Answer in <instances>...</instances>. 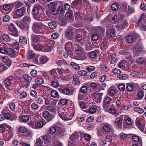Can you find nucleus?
<instances>
[{"instance_id": "nucleus-1", "label": "nucleus", "mask_w": 146, "mask_h": 146, "mask_svg": "<svg viewBox=\"0 0 146 146\" xmlns=\"http://www.w3.org/2000/svg\"><path fill=\"white\" fill-rule=\"evenodd\" d=\"M43 24L41 22H34L32 26L33 32L35 33H43Z\"/></svg>"}, {"instance_id": "nucleus-2", "label": "nucleus", "mask_w": 146, "mask_h": 146, "mask_svg": "<svg viewBox=\"0 0 146 146\" xmlns=\"http://www.w3.org/2000/svg\"><path fill=\"white\" fill-rule=\"evenodd\" d=\"M64 36L65 38L68 40H74V36L72 28H70L65 31Z\"/></svg>"}, {"instance_id": "nucleus-3", "label": "nucleus", "mask_w": 146, "mask_h": 146, "mask_svg": "<svg viewBox=\"0 0 146 146\" xmlns=\"http://www.w3.org/2000/svg\"><path fill=\"white\" fill-rule=\"evenodd\" d=\"M15 78L14 76H10L6 78L3 81V84L7 88L13 84Z\"/></svg>"}, {"instance_id": "nucleus-4", "label": "nucleus", "mask_w": 146, "mask_h": 146, "mask_svg": "<svg viewBox=\"0 0 146 146\" xmlns=\"http://www.w3.org/2000/svg\"><path fill=\"white\" fill-rule=\"evenodd\" d=\"M11 58L16 57L18 54V53L14 49L11 48H7V51L6 54Z\"/></svg>"}, {"instance_id": "nucleus-5", "label": "nucleus", "mask_w": 146, "mask_h": 146, "mask_svg": "<svg viewBox=\"0 0 146 146\" xmlns=\"http://www.w3.org/2000/svg\"><path fill=\"white\" fill-rule=\"evenodd\" d=\"M59 90L60 92L68 96L72 94L74 91L75 90L74 89H71L66 88L60 89Z\"/></svg>"}, {"instance_id": "nucleus-6", "label": "nucleus", "mask_w": 146, "mask_h": 146, "mask_svg": "<svg viewBox=\"0 0 146 146\" xmlns=\"http://www.w3.org/2000/svg\"><path fill=\"white\" fill-rule=\"evenodd\" d=\"M106 35L109 38H112L115 36V30L111 27H108L107 29Z\"/></svg>"}, {"instance_id": "nucleus-7", "label": "nucleus", "mask_w": 146, "mask_h": 146, "mask_svg": "<svg viewBox=\"0 0 146 146\" xmlns=\"http://www.w3.org/2000/svg\"><path fill=\"white\" fill-rule=\"evenodd\" d=\"M111 98L107 96L104 99L103 108L104 109H107L110 106V104L111 103Z\"/></svg>"}, {"instance_id": "nucleus-8", "label": "nucleus", "mask_w": 146, "mask_h": 146, "mask_svg": "<svg viewBox=\"0 0 146 146\" xmlns=\"http://www.w3.org/2000/svg\"><path fill=\"white\" fill-rule=\"evenodd\" d=\"M64 113H62V114H60V118L62 119L65 120H69L71 119L74 115V114L71 112L68 111L67 112V114L65 116V117H64L63 115H64Z\"/></svg>"}, {"instance_id": "nucleus-9", "label": "nucleus", "mask_w": 146, "mask_h": 146, "mask_svg": "<svg viewBox=\"0 0 146 146\" xmlns=\"http://www.w3.org/2000/svg\"><path fill=\"white\" fill-rule=\"evenodd\" d=\"M25 10L24 8L17 9L14 11L17 18H20L23 16L25 12Z\"/></svg>"}, {"instance_id": "nucleus-10", "label": "nucleus", "mask_w": 146, "mask_h": 146, "mask_svg": "<svg viewBox=\"0 0 146 146\" xmlns=\"http://www.w3.org/2000/svg\"><path fill=\"white\" fill-rule=\"evenodd\" d=\"M92 97L93 100L96 102H101L102 98V96L98 92H96L95 93H92Z\"/></svg>"}, {"instance_id": "nucleus-11", "label": "nucleus", "mask_w": 146, "mask_h": 146, "mask_svg": "<svg viewBox=\"0 0 146 146\" xmlns=\"http://www.w3.org/2000/svg\"><path fill=\"white\" fill-rule=\"evenodd\" d=\"M43 115L48 122L52 120L53 118V117L51 116L49 113L47 111H45L43 112Z\"/></svg>"}, {"instance_id": "nucleus-12", "label": "nucleus", "mask_w": 146, "mask_h": 146, "mask_svg": "<svg viewBox=\"0 0 146 146\" xmlns=\"http://www.w3.org/2000/svg\"><path fill=\"white\" fill-rule=\"evenodd\" d=\"M122 118L120 117H117L115 119V123L119 129H122Z\"/></svg>"}, {"instance_id": "nucleus-13", "label": "nucleus", "mask_w": 146, "mask_h": 146, "mask_svg": "<svg viewBox=\"0 0 146 146\" xmlns=\"http://www.w3.org/2000/svg\"><path fill=\"white\" fill-rule=\"evenodd\" d=\"M131 52L126 49L121 50L119 52V54L120 55L126 56L127 57L131 56Z\"/></svg>"}, {"instance_id": "nucleus-14", "label": "nucleus", "mask_w": 146, "mask_h": 146, "mask_svg": "<svg viewBox=\"0 0 146 146\" xmlns=\"http://www.w3.org/2000/svg\"><path fill=\"white\" fill-rule=\"evenodd\" d=\"M41 38V36L40 35H33L31 36V40L32 42L36 43L40 42Z\"/></svg>"}, {"instance_id": "nucleus-15", "label": "nucleus", "mask_w": 146, "mask_h": 146, "mask_svg": "<svg viewBox=\"0 0 146 146\" xmlns=\"http://www.w3.org/2000/svg\"><path fill=\"white\" fill-rule=\"evenodd\" d=\"M3 61L5 65L8 66V67H10L11 65L12 62L11 60L6 56H3L2 57Z\"/></svg>"}, {"instance_id": "nucleus-16", "label": "nucleus", "mask_w": 146, "mask_h": 146, "mask_svg": "<svg viewBox=\"0 0 146 146\" xmlns=\"http://www.w3.org/2000/svg\"><path fill=\"white\" fill-rule=\"evenodd\" d=\"M74 46L76 48V53L78 55L80 54L83 51V48L78 44H74Z\"/></svg>"}, {"instance_id": "nucleus-17", "label": "nucleus", "mask_w": 146, "mask_h": 146, "mask_svg": "<svg viewBox=\"0 0 146 146\" xmlns=\"http://www.w3.org/2000/svg\"><path fill=\"white\" fill-rule=\"evenodd\" d=\"M116 93V89L115 88L111 87L108 90V94L110 96H113L115 95Z\"/></svg>"}, {"instance_id": "nucleus-18", "label": "nucleus", "mask_w": 146, "mask_h": 146, "mask_svg": "<svg viewBox=\"0 0 146 146\" xmlns=\"http://www.w3.org/2000/svg\"><path fill=\"white\" fill-rule=\"evenodd\" d=\"M73 48L72 42L69 41L66 43L65 46V49L67 52L71 51Z\"/></svg>"}, {"instance_id": "nucleus-19", "label": "nucleus", "mask_w": 146, "mask_h": 146, "mask_svg": "<svg viewBox=\"0 0 146 146\" xmlns=\"http://www.w3.org/2000/svg\"><path fill=\"white\" fill-rule=\"evenodd\" d=\"M74 16L76 20L77 21L82 20L84 19L83 14L79 12L75 13Z\"/></svg>"}, {"instance_id": "nucleus-20", "label": "nucleus", "mask_w": 146, "mask_h": 146, "mask_svg": "<svg viewBox=\"0 0 146 146\" xmlns=\"http://www.w3.org/2000/svg\"><path fill=\"white\" fill-rule=\"evenodd\" d=\"M98 53L99 52L97 50H95L92 51V62L93 61L95 62H97V55Z\"/></svg>"}, {"instance_id": "nucleus-21", "label": "nucleus", "mask_w": 146, "mask_h": 146, "mask_svg": "<svg viewBox=\"0 0 146 146\" xmlns=\"http://www.w3.org/2000/svg\"><path fill=\"white\" fill-rule=\"evenodd\" d=\"M35 98V101L36 103L39 105H41L43 104L44 100V98L43 96H39Z\"/></svg>"}, {"instance_id": "nucleus-22", "label": "nucleus", "mask_w": 146, "mask_h": 146, "mask_svg": "<svg viewBox=\"0 0 146 146\" xmlns=\"http://www.w3.org/2000/svg\"><path fill=\"white\" fill-rule=\"evenodd\" d=\"M46 124V122L45 121L42 122L41 121H39L35 124V128L37 129L42 128Z\"/></svg>"}, {"instance_id": "nucleus-23", "label": "nucleus", "mask_w": 146, "mask_h": 146, "mask_svg": "<svg viewBox=\"0 0 146 146\" xmlns=\"http://www.w3.org/2000/svg\"><path fill=\"white\" fill-rule=\"evenodd\" d=\"M132 139L133 141L135 142H138V143L140 145L142 144L141 139L139 137L136 135H134L132 137Z\"/></svg>"}, {"instance_id": "nucleus-24", "label": "nucleus", "mask_w": 146, "mask_h": 146, "mask_svg": "<svg viewBox=\"0 0 146 146\" xmlns=\"http://www.w3.org/2000/svg\"><path fill=\"white\" fill-rule=\"evenodd\" d=\"M100 85L98 84L92 82V92H98Z\"/></svg>"}, {"instance_id": "nucleus-25", "label": "nucleus", "mask_w": 146, "mask_h": 146, "mask_svg": "<svg viewBox=\"0 0 146 146\" xmlns=\"http://www.w3.org/2000/svg\"><path fill=\"white\" fill-rule=\"evenodd\" d=\"M39 8L37 6H35L34 7L33 9L32 13L35 15H38L39 13Z\"/></svg>"}, {"instance_id": "nucleus-26", "label": "nucleus", "mask_w": 146, "mask_h": 146, "mask_svg": "<svg viewBox=\"0 0 146 146\" xmlns=\"http://www.w3.org/2000/svg\"><path fill=\"white\" fill-rule=\"evenodd\" d=\"M134 85L133 84H127L126 89L129 92H132L134 89Z\"/></svg>"}, {"instance_id": "nucleus-27", "label": "nucleus", "mask_w": 146, "mask_h": 146, "mask_svg": "<svg viewBox=\"0 0 146 146\" xmlns=\"http://www.w3.org/2000/svg\"><path fill=\"white\" fill-rule=\"evenodd\" d=\"M1 38L3 40L6 42H9L11 40L9 36L5 34L2 35Z\"/></svg>"}, {"instance_id": "nucleus-28", "label": "nucleus", "mask_w": 146, "mask_h": 146, "mask_svg": "<svg viewBox=\"0 0 146 146\" xmlns=\"http://www.w3.org/2000/svg\"><path fill=\"white\" fill-rule=\"evenodd\" d=\"M78 137V135L77 133H74L70 137V140L73 142Z\"/></svg>"}, {"instance_id": "nucleus-29", "label": "nucleus", "mask_w": 146, "mask_h": 146, "mask_svg": "<svg viewBox=\"0 0 146 146\" xmlns=\"http://www.w3.org/2000/svg\"><path fill=\"white\" fill-rule=\"evenodd\" d=\"M48 25L49 27L51 29H55L57 27V25L56 23L54 21H51L49 22Z\"/></svg>"}, {"instance_id": "nucleus-30", "label": "nucleus", "mask_w": 146, "mask_h": 146, "mask_svg": "<svg viewBox=\"0 0 146 146\" xmlns=\"http://www.w3.org/2000/svg\"><path fill=\"white\" fill-rule=\"evenodd\" d=\"M35 54L33 50H30L28 53L27 56L28 59H31L34 58L35 56Z\"/></svg>"}, {"instance_id": "nucleus-31", "label": "nucleus", "mask_w": 146, "mask_h": 146, "mask_svg": "<svg viewBox=\"0 0 146 146\" xmlns=\"http://www.w3.org/2000/svg\"><path fill=\"white\" fill-rule=\"evenodd\" d=\"M73 82L74 84H78L80 83V81L78 78V76L77 74H75L73 76Z\"/></svg>"}, {"instance_id": "nucleus-32", "label": "nucleus", "mask_w": 146, "mask_h": 146, "mask_svg": "<svg viewBox=\"0 0 146 146\" xmlns=\"http://www.w3.org/2000/svg\"><path fill=\"white\" fill-rule=\"evenodd\" d=\"M59 112L58 114L59 116L60 117V114H61L62 113H64V115H63L64 117H65L66 115L67 114V112L66 110H64V108H60L58 110Z\"/></svg>"}, {"instance_id": "nucleus-33", "label": "nucleus", "mask_w": 146, "mask_h": 146, "mask_svg": "<svg viewBox=\"0 0 146 146\" xmlns=\"http://www.w3.org/2000/svg\"><path fill=\"white\" fill-rule=\"evenodd\" d=\"M51 51V46L50 45H46L44 46L43 51L44 52H50Z\"/></svg>"}, {"instance_id": "nucleus-34", "label": "nucleus", "mask_w": 146, "mask_h": 146, "mask_svg": "<svg viewBox=\"0 0 146 146\" xmlns=\"http://www.w3.org/2000/svg\"><path fill=\"white\" fill-rule=\"evenodd\" d=\"M9 33L11 35L15 37H18L19 36V32L17 29L14 31H9Z\"/></svg>"}, {"instance_id": "nucleus-35", "label": "nucleus", "mask_w": 146, "mask_h": 146, "mask_svg": "<svg viewBox=\"0 0 146 146\" xmlns=\"http://www.w3.org/2000/svg\"><path fill=\"white\" fill-rule=\"evenodd\" d=\"M44 80L41 78H38L35 80V82L39 86L43 84Z\"/></svg>"}, {"instance_id": "nucleus-36", "label": "nucleus", "mask_w": 146, "mask_h": 146, "mask_svg": "<svg viewBox=\"0 0 146 146\" xmlns=\"http://www.w3.org/2000/svg\"><path fill=\"white\" fill-rule=\"evenodd\" d=\"M100 65L101 66L100 67V68L102 71L106 72L108 71L109 70L107 68V67L104 64H102Z\"/></svg>"}, {"instance_id": "nucleus-37", "label": "nucleus", "mask_w": 146, "mask_h": 146, "mask_svg": "<svg viewBox=\"0 0 146 146\" xmlns=\"http://www.w3.org/2000/svg\"><path fill=\"white\" fill-rule=\"evenodd\" d=\"M30 95L33 98H36L37 97V92L35 90H31L30 93Z\"/></svg>"}, {"instance_id": "nucleus-38", "label": "nucleus", "mask_w": 146, "mask_h": 146, "mask_svg": "<svg viewBox=\"0 0 146 146\" xmlns=\"http://www.w3.org/2000/svg\"><path fill=\"white\" fill-rule=\"evenodd\" d=\"M31 19L30 17L27 16L24 17L23 18V22L26 23H29L31 21Z\"/></svg>"}, {"instance_id": "nucleus-39", "label": "nucleus", "mask_w": 146, "mask_h": 146, "mask_svg": "<svg viewBox=\"0 0 146 146\" xmlns=\"http://www.w3.org/2000/svg\"><path fill=\"white\" fill-rule=\"evenodd\" d=\"M48 58L46 57H41L40 60V63L43 64L47 62L48 60Z\"/></svg>"}, {"instance_id": "nucleus-40", "label": "nucleus", "mask_w": 146, "mask_h": 146, "mask_svg": "<svg viewBox=\"0 0 146 146\" xmlns=\"http://www.w3.org/2000/svg\"><path fill=\"white\" fill-rule=\"evenodd\" d=\"M19 41L21 43L24 44H26L27 40L26 38L22 36H20L19 38Z\"/></svg>"}, {"instance_id": "nucleus-41", "label": "nucleus", "mask_w": 146, "mask_h": 146, "mask_svg": "<svg viewBox=\"0 0 146 146\" xmlns=\"http://www.w3.org/2000/svg\"><path fill=\"white\" fill-rule=\"evenodd\" d=\"M119 15H118V16L117 15H114L113 16L112 19V20L113 23H114L115 24L119 21Z\"/></svg>"}, {"instance_id": "nucleus-42", "label": "nucleus", "mask_w": 146, "mask_h": 146, "mask_svg": "<svg viewBox=\"0 0 146 146\" xmlns=\"http://www.w3.org/2000/svg\"><path fill=\"white\" fill-rule=\"evenodd\" d=\"M56 129L54 127H51L49 129L48 131L50 134H54L56 132Z\"/></svg>"}, {"instance_id": "nucleus-43", "label": "nucleus", "mask_w": 146, "mask_h": 146, "mask_svg": "<svg viewBox=\"0 0 146 146\" xmlns=\"http://www.w3.org/2000/svg\"><path fill=\"white\" fill-rule=\"evenodd\" d=\"M70 65L72 67L76 70H78L80 69V66L74 62H71L70 63Z\"/></svg>"}, {"instance_id": "nucleus-44", "label": "nucleus", "mask_w": 146, "mask_h": 146, "mask_svg": "<svg viewBox=\"0 0 146 146\" xmlns=\"http://www.w3.org/2000/svg\"><path fill=\"white\" fill-rule=\"evenodd\" d=\"M23 78L25 80L29 82H31L32 79L31 76L27 74L24 75Z\"/></svg>"}, {"instance_id": "nucleus-45", "label": "nucleus", "mask_w": 146, "mask_h": 146, "mask_svg": "<svg viewBox=\"0 0 146 146\" xmlns=\"http://www.w3.org/2000/svg\"><path fill=\"white\" fill-rule=\"evenodd\" d=\"M134 111L137 112L139 113H143L144 111V110L141 108L136 107L134 109Z\"/></svg>"}, {"instance_id": "nucleus-46", "label": "nucleus", "mask_w": 146, "mask_h": 146, "mask_svg": "<svg viewBox=\"0 0 146 146\" xmlns=\"http://www.w3.org/2000/svg\"><path fill=\"white\" fill-rule=\"evenodd\" d=\"M84 25V23L81 22H79L77 23H74L73 24V26L76 28H79L83 27Z\"/></svg>"}, {"instance_id": "nucleus-47", "label": "nucleus", "mask_w": 146, "mask_h": 146, "mask_svg": "<svg viewBox=\"0 0 146 146\" xmlns=\"http://www.w3.org/2000/svg\"><path fill=\"white\" fill-rule=\"evenodd\" d=\"M102 29V28L100 27H97L96 28L94 27H92V31L94 30V32H98L100 31Z\"/></svg>"}, {"instance_id": "nucleus-48", "label": "nucleus", "mask_w": 146, "mask_h": 146, "mask_svg": "<svg viewBox=\"0 0 146 146\" xmlns=\"http://www.w3.org/2000/svg\"><path fill=\"white\" fill-rule=\"evenodd\" d=\"M87 91V87L86 86H83L80 89V92H81L83 94H85L86 93Z\"/></svg>"}, {"instance_id": "nucleus-49", "label": "nucleus", "mask_w": 146, "mask_h": 146, "mask_svg": "<svg viewBox=\"0 0 146 146\" xmlns=\"http://www.w3.org/2000/svg\"><path fill=\"white\" fill-rule=\"evenodd\" d=\"M91 45L90 42H88L86 43L85 45V48L86 50L87 51H90L91 50Z\"/></svg>"}, {"instance_id": "nucleus-50", "label": "nucleus", "mask_w": 146, "mask_h": 146, "mask_svg": "<svg viewBox=\"0 0 146 146\" xmlns=\"http://www.w3.org/2000/svg\"><path fill=\"white\" fill-rule=\"evenodd\" d=\"M21 119L23 122H26L29 120V118L27 115H24L22 117Z\"/></svg>"}, {"instance_id": "nucleus-51", "label": "nucleus", "mask_w": 146, "mask_h": 146, "mask_svg": "<svg viewBox=\"0 0 146 146\" xmlns=\"http://www.w3.org/2000/svg\"><path fill=\"white\" fill-rule=\"evenodd\" d=\"M51 95L52 97L55 98L58 96V92L56 90H53L51 92Z\"/></svg>"}, {"instance_id": "nucleus-52", "label": "nucleus", "mask_w": 146, "mask_h": 146, "mask_svg": "<svg viewBox=\"0 0 146 146\" xmlns=\"http://www.w3.org/2000/svg\"><path fill=\"white\" fill-rule=\"evenodd\" d=\"M10 17L8 15H5L4 16L3 18V21L4 22H7L9 21L10 20Z\"/></svg>"}, {"instance_id": "nucleus-53", "label": "nucleus", "mask_w": 146, "mask_h": 146, "mask_svg": "<svg viewBox=\"0 0 146 146\" xmlns=\"http://www.w3.org/2000/svg\"><path fill=\"white\" fill-rule=\"evenodd\" d=\"M112 72L114 74H119L121 73V71L118 69L115 68L112 69Z\"/></svg>"}, {"instance_id": "nucleus-54", "label": "nucleus", "mask_w": 146, "mask_h": 146, "mask_svg": "<svg viewBox=\"0 0 146 146\" xmlns=\"http://www.w3.org/2000/svg\"><path fill=\"white\" fill-rule=\"evenodd\" d=\"M117 78L121 80H125L127 78V76L126 74H121L118 75Z\"/></svg>"}, {"instance_id": "nucleus-55", "label": "nucleus", "mask_w": 146, "mask_h": 146, "mask_svg": "<svg viewBox=\"0 0 146 146\" xmlns=\"http://www.w3.org/2000/svg\"><path fill=\"white\" fill-rule=\"evenodd\" d=\"M15 6L16 7L18 8L22 6L24 4L22 3L19 1H17L15 3Z\"/></svg>"}, {"instance_id": "nucleus-56", "label": "nucleus", "mask_w": 146, "mask_h": 146, "mask_svg": "<svg viewBox=\"0 0 146 146\" xmlns=\"http://www.w3.org/2000/svg\"><path fill=\"white\" fill-rule=\"evenodd\" d=\"M47 110L49 111L54 113L55 112L56 108L52 106H50L47 107Z\"/></svg>"}, {"instance_id": "nucleus-57", "label": "nucleus", "mask_w": 146, "mask_h": 146, "mask_svg": "<svg viewBox=\"0 0 146 146\" xmlns=\"http://www.w3.org/2000/svg\"><path fill=\"white\" fill-rule=\"evenodd\" d=\"M51 84L52 86L54 87H58L60 86L59 83L56 80L52 81Z\"/></svg>"}, {"instance_id": "nucleus-58", "label": "nucleus", "mask_w": 146, "mask_h": 146, "mask_svg": "<svg viewBox=\"0 0 146 146\" xmlns=\"http://www.w3.org/2000/svg\"><path fill=\"white\" fill-rule=\"evenodd\" d=\"M125 60L120 61L118 64V67L120 68L123 67L125 66Z\"/></svg>"}, {"instance_id": "nucleus-59", "label": "nucleus", "mask_w": 146, "mask_h": 146, "mask_svg": "<svg viewBox=\"0 0 146 146\" xmlns=\"http://www.w3.org/2000/svg\"><path fill=\"white\" fill-rule=\"evenodd\" d=\"M7 51V48H6L4 47H0V53L6 54Z\"/></svg>"}, {"instance_id": "nucleus-60", "label": "nucleus", "mask_w": 146, "mask_h": 146, "mask_svg": "<svg viewBox=\"0 0 146 146\" xmlns=\"http://www.w3.org/2000/svg\"><path fill=\"white\" fill-rule=\"evenodd\" d=\"M111 9L113 11H116L118 8V6L116 3H114L111 6Z\"/></svg>"}, {"instance_id": "nucleus-61", "label": "nucleus", "mask_w": 146, "mask_h": 146, "mask_svg": "<svg viewBox=\"0 0 146 146\" xmlns=\"http://www.w3.org/2000/svg\"><path fill=\"white\" fill-rule=\"evenodd\" d=\"M75 38L76 41H80L82 40V37L81 35L78 34L75 36Z\"/></svg>"}, {"instance_id": "nucleus-62", "label": "nucleus", "mask_w": 146, "mask_h": 146, "mask_svg": "<svg viewBox=\"0 0 146 146\" xmlns=\"http://www.w3.org/2000/svg\"><path fill=\"white\" fill-rule=\"evenodd\" d=\"M85 98V95L80 94H78V100H84Z\"/></svg>"}, {"instance_id": "nucleus-63", "label": "nucleus", "mask_w": 146, "mask_h": 146, "mask_svg": "<svg viewBox=\"0 0 146 146\" xmlns=\"http://www.w3.org/2000/svg\"><path fill=\"white\" fill-rule=\"evenodd\" d=\"M59 36V34L57 33H52L51 35L52 38L54 39H56Z\"/></svg>"}, {"instance_id": "nucleus-64", "label": "nucleus", "mask_w": 146, "mask_h": 146, "mask_svg": "<svg viewBox=\"0 0 146 146\" xmlns=\"http://www.w3.org/2000/svg\"><path fill=\"white\" fill-rule=\"evenodd\" d=\"M31 107L34 110H36L38 109V105L35 103H32L31 105Z\"/></svg>"}]
</instances>
